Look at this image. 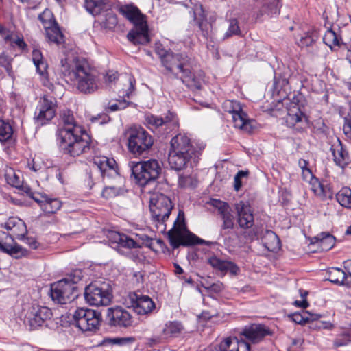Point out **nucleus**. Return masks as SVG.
<instances>
[{
    "label": "nucleus",
    "mask_w": 351,
    "mask_h": 351,
    "mask_svg": "<svg viewBox=\"0 0 351 351\" xmlns=\"http://www.w3.org/2000/svg\"><path fill=\"white\" fill-rule=\"evenodd\" d=\"M173 206L171 199L160 193H154L149 199V209L157 228L165 230L164 223L169 219Z\"/></svg>",
    "instance_id": "6e6552de"
},
{
    "label": "nucleus",
    "mask_w": 351,
    "mask_h": 351,
    "mask_svg": "<svg viewBox=\"0 0 351 351\" xmlns=\"http://www.w3.org/2000/svg\"><path fill=\"white\" fill-rule=\"evenodd\" d=\"M303 119L306 120L305 115L298 106H293L288 110L286 123L289 127H293L296 123H302Z\"/></svg>",
    "instance_id": "2f4dec72"
},
{
    "label": "nucleus",
    "mask_w": 351,
    "mask_h": 351,
    "mask_svg": "<svg viewBox=\"0 0 351 351\" xmlns=\"http://www.w3.org/2000/svg\"><path fill=\"white\" fill-rule=\"evenodd\" d=\"M182 329V327L180 323L173 322L165 325L163 332L166 335L175 336L179 334Z\"/></svg>",
    "instance_id": "3c124183"
},
{
    "label": "nucleus",
    "mask_w": 351,
    "mask_h": 351,
    "mask_svg": "<svg viewBox=\"0 0 351 351\" xmlns=\"http://www.w3.org/2000/svg\"><path fill=\"white\" fill-rule=\"evenodd\" d=\"M100 23L103 27L111 29L117 24V16L112 11L106 12L100 19Z\"/></svg>",
    "instance_id": "a18cd8bd"
},
{
    "label": "nucleus",
    "mask_w": 351,
    "mask_h": 351,
    "mask_svg": "<svg viewBox=\"0 0 351 351\" xmlns=\"http://www.w3.org/2000/svg\"><path fill=\"white\" fill-rule=\"evenodd\" d=\"M124 189L121 186H108L104 187L101 195L106 199H111L123 193Z\"/></svg>",
    "instance_id": "de8ad7c7"
},
{
    "label": "nucleus",
    "mask_w": 351,
    "mask_h": 351,
    "mask_svg": "<svg viewBox=\"0 0 351 351\" xmlns=\"http://www.w3.org/2000/svg\"><path fill=\"white\" fill-rule=\"evenodd\" d=\"M182 246H191L197 244L210 245V242L197 237L195 234L189 231H186L185 234L182 233Z\"/></svg>",
    "instance_id": "ea45409f"
},
{
    "label": "nucleus",
    "mask_w": 351,
    "mask_h": 351,
    "mask_svg": "<svg viewBox=\"0 0 351 351\" xmlns=\"http://www.w3.org/2000/svg\"><path fill=\"white\" fill-rule=\"evenodd\" d=\"M218 346L219 349L215 348L216 351H227L228 349H230V351H250L249 343L243 340V338L239 339L237 337H226Z\"/></svg>",
    "instance_id": "5701e85b"
},
{
    "label": "nucleus",
    "mask_w": 351,
    "mask_h": 351,
    "mask_svg": "<svg viewBox=\"0 0 351 351\" xmlns=\"http://www.w3.org/2000/svg\"><path fill=\"white\" fill-rule=\"evenodd\" d=\"M13 134V129L8 122L0 120V141L9 140Z\"/></svg>",
    "instance_id": "09e8293b"
},
{
    "label": "nucleus",
    "mask_w": 351,
    "mask_h": 351,
    "mask_svg": "<svg viewBox=\"0 0 351 351\" xmlns=\"http://www.w3.org/2000/svg\"><path fill=\"white\" fill-rule=\"evenodd\" d=\"M145 121L149 126L155 128L165 126L167 129H171L177 123L175 114L170 112H169L165 117H160L154 114H147L145 116Z\"/></svg>",
    "instance_id": "b1692460"
},
{
    "label": "nucleus",
    "mask_w": 351,
    "mask_h": 351,
    "mask_svg": "<svg viewBox=\"0 0 351 351\" xmlns=\"http://www.w3.org/2000/svg\"><path fill=\"white\" fill-rule=\"evenodd\" d=\"M343 132L347 137L351 138V100L349 102V111L345 117Z\"/></svg>",
    "instance_id": "6e6d98bb"
},
{
    "label": "nucleus",
    "mask_w": 351,
    "mask_h": 351,
    "mask_svg": "<svg viewBox=\"0 0 351 351\" xmlns=\"http://www.w3.org/2000/svg\"><path fill=\"white\" fill-rule=\"evenodd\" d=\"M32 60L36 67L37 72L42 76L47 74V64L43 60L40 51L34 49L32 51Z\"/></svg>",
    "instance_id": "4c0bfd02"
},
{
    "label": "nucleus",
    "mask_w": 351,
    "mask_h": 351,
    "mask_svg": "<svg viewBox=\"0 0 351 351\" xmlns=\"http://www.w3.org/2000/svg\"><path fill=\"white\" fill-rule=\"evenodd\" d=\"M269 328L263 324H251L245 326L240 333L241 338L246 341L251 347L252 344H257L262 341L266 336L271 335Z\"/></svg>",
    "instance_id": "f3484780"
},
{
    "label": "nucleus",
    "mask_w": 351,
    "mask_h": 351,
    "mask_svg": "<svg viewBox=\"0 0 351 351\" xmlns=\"http://www.w3.org/2000/svg\"><path fill=\"white\" fill-rule=\"evenodd\" d=\"M45 31L49 41L58 45L64 42V36L56 23H54L53 25L50 27H45Z\"/></svg>",
    "instance_id": "e433bc0d"
},
{
    "label": "nucleus",
    "mask_w": 351,
    "mask_h": 351,
    "mask_svg": "<svg viewBox=\"0 0 351 351\" xmlns=\"http://www.w3.org/2000/svg\"><path fill=\"white\" fill-rule=\"evenodd\" d=\"M47 195H42L40 193H34V196L31 198L33 199L38 204L40 208L42 209V204H45V202L47 201Z\"/></svg>",
    "instance_id": "774afa93"
},
{
    "label": "nucleus",
    "mask_w": 351,
    "mask_h": 351,
    "mask_svg": "<svg viewBox=\"0 0 351 351\" xmlns=\"http://www.w3.org/2000/svg\"><path fill=\"white\" fill-rule=\"evenodd\" d=\"M155 52L166 70L169 73H174L176 77L178 74L182 75L184 69L192 64L191 59L188 56L166 50L161 44L156 45Z\"/></svg>",
    "instance_id": "423d86ee"
},
{
    "label": "nucleus",
    "mask_w": 351,
    "mask_h": 351,
    "mask_svg": "<svg viewBox=\"0 0 351 351\" xmlns=\"http://www.w3.org/2000/svg\"><path fill=\"white\" fill-rule=\"evenodd\" d=\"M288 84V80L285 77L281 76H275L274 80V90L276 92H280V90Z\"/></svg>",
    "instance_id": "13d9d810"
},
{
    "label": "nucleus",
    "mask_w": 351,
    "mask_h": 351,
    "mask_svg": "<svg viewBox=\"0 0 351 351\" xmlns=\"http://www.w3.org/2000/svg\"><path fill=\"white\" fill-rule=\"evenodd\" d=\"M115 243H118L121 247L134 249L141 247V245L134 241L132 238L128 235L120 233H115L113 236Z\"/></svg>",
    "instance_id": "72a5a7b5"
},
{
    "label": "nucleus",
    "mask_w": 351,
    "mask_h": 351,
    "mask_svg": "<svg viewBox=\"0 0 351 351\" xmlns=\"http://www.w3.org/2000/svg\"><path fill=\"white\" fill-rule=\"evenodd\" d=\"M335 238L329 232H322L314 237L311 240L312 244H317L322 251L330 250L335 245Z\"/></svg>",
    "instance_id": "c85d7f7f"
},
{
    "label": "nucleus",
    "mask_w": 351,
    "mask_h": 351,
    "mask_svg": "<svg viewBox=\"0 0 351 351\" xmlns=\"http://www.w3.org/2000/svg\"><path fill=\"white\" fill-rule=\"evenodd\" d=\"M107 318L109 324L113 326L127 328L132 324V317L130 313L121 306L108 308Z\"/></svg>",
    "instance_id": "a211bd4d"
},
{
    "label": "nucleus",
    "mask_w": 351,
    "mask_h": 351,
    "mask_svg": "<svg viewBox=\"0 0 351 351\" xmlns=\"http://www.w3.org/2000/svg\"><path fill=\"white\" fill-rule=\"evenodd\" d=\"M226 261L221 260L216 256L208 258V263L215 269L222 272Z\"/></svg>",
    "instance_id": "052dcab7"
},
{
    "label": "nucleus",
    "mask_w": 351,
    "mask_h": 351,
    "mask_svg": "<svg viewBox=\"0 0 351 351\" xmlns=\"http://www.w3.org/2000/svg\"><path fill=\"white\" fill-rule=\"evenodd\" d=\"M53 316L51 310L45 306L32 304L28 306L25 315V322L31 330L47 326V322Z\"/></svg>",
    "instance_id": "ddd939ff"
},
{
    "label": "nucleus",
    "mask_w": 351,
    "mask_h": 351,
    "mask_svg": "<svg viewBox=\"0 0 351 351\" xmlns=\"http://www.w3.org/2000/svg\"><path fill=\"white\" fill-rule=\"evenodd\" d=\"M24 241L29 247L33 250H36L40 246V243L36 240L34 237H29L25 235V239L22 240Z\"/></svg>",
    "instance_id": "0e129e2a"
},
{
    "label": "nucleus",
    "mask_w": 351,
    "mask_h": 351,
    "mask_svg": "<svg viewBox=\"0 0 351 351\" xmlns=\"http://www.w3.org/2000/svg\"><path fill=\"white\" fill-rule=\"evenodd\" d=\"M222 108L225 112L232 114L235 128L247 134H252L256 128V121L248 117L247 113L243 110L239 101L226 100L223 103Z\"/></svg>",
    "instance_id": "9d476101"
},
{
    "label": "nucleus",
    "mask_w": 351,
    "mask_h": 351,
    "mask_svg": "<svg viewBox=\"0 0 351 351\" xmlns=\"http://www.w3.org/2000/svg\"><path fill=\"white\" fill-rule=\"evenodd\" d=\"M257 3L262 4V9L260 14H258L256 19L264 14H273L278 12V0H255Z\"/></svg>",
    "instance_id": "473e14b6"
},
{
    "label": "nucleus",
    "mask_w": 351,
    "mask_h": 351,
    "mask_svg": "<svg viewBox=\"0 0 351 351\" xmlns=\"http://www.w3.org/2000/svg\"><path fill=\"white\" fill-rule=\"evenodd\" d=\"M86 301L92 306H108L112 300L110 285L106 282H94L88 285L84 291Z\"/></svg>",
    "instance_id": "9b49d317"
},
{
    "label": "nucleus",
    "mask_w": 351,
    "mask_h": 351,
    "mask_svg": "<svg viewBox=\"0 0 351 351\" xmlns=\"http://www.w3.org/2000/svg\"><path fill=\"white\" fill-rule=\"evenodd\" d=\"M1 226L10 232V236L12 243L0 241V251L16 259L27 256L28 251L14 242V238L19 240L25 239V235L27 233L25 222L18 217H12L2 223Z\"/></svg>",
    "instance_id": "39448f33"
},
{
    "label": "nucleus",
    "mask_w": 351,
    "mask_h": 351,
    "mask_svg": "<svg viewBox=\"0 0 351 351\" xmlns=\"http://www.w3.org/2000/svg\"><path fill=\"white\" fill-rule=\"evenodd\" d=\"M128 82H129V87L128 88L125 93L123 94V97L129 98L130 95L132 93V92L134 90V86H135V79L132 76H130L128 78Z\"/></svg>",
    "instance_id": "69168bd1"
},
{
    "label": "nucleus",
    "mask_w": 351,
    "mask_h": 351,
    "mask_svg": "<svg viewBox=\"0 0 351 351\" xmlns=\"http://www.w3.org/2000/svg\"><path fill=\"white\" fill-rule=\"evenodd\" d=\"M77 327L83 332H94L99 328L101 314L93 309L78 308L73 314Z\"/></svg>",
    "instance_id": "f8f14e48"
},
{
    "label": "nucleus",
    "mask_w": 351,
    "mask_h": 351,
    "mask_svg": "<svg viewBox=\"0 0 351 351\" xmlns=\"http://www.w3.org/2000/svg\"><path fill=\"white\" fill-rule=\"evenodd\" d=\"M229 272L232 275H237L239 272V267L233 262L226 261L222 273Z\"/></svg>",
    "instance_id": "4d7b16f0"
},
{
    "label": "nucleus",
    "mask_w": 351,
    "mask_h": 351,
    "mask_svg": "<svg viewBox=\"0 0 351 351\" xmlns=\"http://www.w3.org/2000/svg\"><path fill=\"white\" fill-rule=\"evenodd\" d=\"M93 162L100 170L104 178L107 177L121 180L118 173L117 162L113 158L104 156H95Z\"/></svg>",
    "instance_id": "6ab92c4d"
},
{
    "label": "nucleus",
    "mask_w": 351,
    "mask_h": 351,
    "mask_svg": "<svg viewBox=\"0 0 351 351\" xmlns=\"http://www.w3.org/2000/svg\"><path fill=\"white\" fill-rule=\"evenodd\" d=\"M61 72L73 84L77 90L83 94L96 92L100 85V80L95 69L82 58L61 60Z\"/></svg>",
    "instance_id": "f03ea898"
},
{
    "label": "nucleus",
    "mask_w": 351,
    "mask_h": 351,
    "mask_svg": "<svg viewBox=\"0 0 351 351\" xmlns=\"http://www.w3.org/2000/svg\"><path fill=\"white\" fill-rule=\"evenodd\" d=\"M77 287L66 280H60L51 285V297L58 304H66L77 296Z\"/></svg>",
    "instance_id": "4468645a"
},
{
    "label": "nucleus",
    "mask_w": 351,
    "mask_h": 351,
    "mask_svg": "<svg viewBox=\"0 0 351 351\" xmlns=\"http://www.w3.org/2000/svg\"><path fill=\"white\" fill-rule=\"evenodd\" d=\"M180 78L192 90H199L202 88V80L192 73V64L187 69H184Z\"/></svg>",
    "instance_id": "393cba45"
},
{
    "label": "nucleus",
    "mask_w": 351,
    "mask_h": 351,
    "mask_svg": "<svg viewBox=\"0 0 351 351\" xmlns=\"http://www.w3.org/2000/svg\"><path fill=\"white\" fill-rule=\"evenodd\" d=\"M336 199L342 206L351 208V190L348 187L341 189L336 194Z\"/></svg>",
    "instance_id": "a19ab883"
},
{
    "label": "nucleus",
    "mask_w": 351,
    "mask_h": 351,
    "mask_svg": "<svg viewBox=\"0 0 351 351\" xmlns=\"http://www.w3.org/2000/svg\"><path fill=\"white\" fill-rule=\"evenodd\" d=\"M108 0H85L86 10L93 16L101 14L110 8Z\"/></svg>",
    "instance_id": "cd10ccee"
},
{
    "label": "nucleus",
    "mask_w": 351,
    "mask_h": 351,
    "mask_svg": "<svg viewBox=\"0 0 351 351\" xmlns=\"http://www.w3.org/2000/svg\"><path fill=\"white\" fill-rule=\"evenodd\" d=\"M131 170L136 182L143 187L154 182L162 171L159 162L154 159L133 164Z\"/></svg>",
    "instance_id": "0eeeda50"
},
{
    "label": "nucleus",
    "mask_w": 351,
    "mask_h": 351,
    "mask_svg": "<svg viewBox=\"0 0 351 351\" xmlns=\"http://www.w3.org/2000/svg\"><path fill=\"white\" fill-rule=\"evenodd\" d=\"M134 341L135 339L134 337L104 338L97 344V346L101 347L103 348L110 349L112 348L113 346H126L128 345L134 343Z\"/></svg>",
    "instance_id": "c756f323"
},
{
    "label": "nucleus",
    "mask_w": 351,
    "mask_h": 351,
    "mask_svg": "<svg viewBox=\"0 0 351 351\" xmlns=\"http://www.w3.org/2000/svg\"><path fill=\"white\" fill-rule=\"evenodd\" d=\"M249 171H239L235 175L234 178V189L236 191H239L241 186L242 182L241 179L243 178H247L249 175Z\"/></svg>",
    "instance_id": "864d4df0"
},
{
    "label": "nucleus",
    "mask_w": 351,
    "mask_h": 351,
    "mask_svg": "<svg viewBox=\"0 0 351 351\" xmlns=\"http://www.w3.org/2000/svg\"><path fill=\"white\" fill-rule=\"evenodd\" d=\"M13 58L10 57L5 52L0 53V66L3 67L9 75L12 73V62Z\"/></svg>",
    "instance_id": "603ef678"
},
{
    "label": "nucleus",
    "mask_w": 351,
    "mask_h": 351,
    "mask_svg": "<svg viewBox=\"0 0 351 351\" xmlns=\"http://www.w3.org/2000/svg\"><path fill=\"white\" fill-rule=\"evenodd\" d=\"M170 143L168 161L171 169L176 171H180L189 165H195L199 161L201 152L205 147V145L202 143L195 149L189 138L182 134L174 136Z\"/></svg>",
    "instance_id": "7ed1b4c3"
},
{
    "label": "nucleus",
    "mask_w": 351,
    "mask_h": 351,
    "mask_svg": "<svg viewBox=\"0 0 351 351\" xmlns=\"http://www.w3.org/2000/svg\"><path fill=\"white\" fill-rule=\"evenodd\" d=\"M56 100L53 97L44 95L40 97L34 114L35 121L44 125L51 121L56 113Z\"/></svg>",
    "instance_id": "dca6fc26"
},
{
    "label": "nucleus",
    "mask_w": 351,
    "mask_h": 351,
    "mask_svg": "<svg viewBox=\"0 0 351 351\" xmlns=\"http://www.w3.org/2000/svg\"><path fill=\"white\" fill-rule=\"evenodd\" d=\"M226 261L221 260L216 256L208 258V263L215 269L222 272Z\"/></svg>",
    "instance_id": "bf43d9fd"
},
{
    "label": "nucleus",
    "mask_w": 351,
    "mask_h": 351,
    "mask_svg": "<svg viewBox=\"0 0 351 351\" xmlns=\"http://www.w3.org/2000/svg\"><path fill=\"white\" fill-rule=\"evenodd\" d=\"M120 13L125 16L134 27L128 32L127 38L134 45H147L150 42L146 16L133 5L121 7Z\"/></svg>",
    "instance_id": "20e7f679"
},
{
    "label": "nucleus",
    "mask_w": 351,
    "mask_h": 351,
    "mask_svg": "<svg viewBox=\"0 0 351 351\" xmlns=\"http://www.w3.org/2000/svg\"><path fill=\"white\" fill-rule=\"evenodd\" d=\"M128 135V149L136 156L147 154L153 145L152 136L141 127L131 128Z\"/></svg>",
    "instance_id": "1a4fd4ad"
},
{
    "label": "nucleus",
    "mask_w": 351,
    "mask_h": 351,
    "mask_svg": "<svg viewBox=\"0 0 351 351\" xmlns=\"http://www.w3.org/2000/svg\"><path fill=\"white\" fill-rule=\"evenodd\" d=\"M193 21L199 29L202 36L208 39L212 31V25L208 23L207 16L202 4H195L193 8Z\"/></svg>",
    "instance_id": "4be33fe9"
},
{
    "label": "nucleus",
    "mask_w": 351,
    "mask_h": 351,
    "mask_svg": "<svg viewBox=\"0 0 351 351\" xmlns=\"http://www.w3.org/2000/svg\"><path fill=\"white\" fill-rule=\"evenodd\" d=\"M311 189L322 199H331L333 197L334 191L330 184H324L316 180L315 183L312 184Z\"/></svg>",
    "instance_id": "7c9ffc66"
},
{
    "label": "nucleus",
    "mask_w": 351,
    "mask_h": 351,
    "mask_svg": "<svg viewBox=\"0 0 351 351\" xmlns=\"http://www.w3.org/2000/svg\"><path fill=\"white\" fill-rule=\"evenodd\" d=\"M292 319L297 324H304L305 323L317 320L321 317L320 315L311 313L308 311H303L302 313H293L291 316Z\"/></svg>",
    "instance_id": "58836bf2"
},
{
    "label": "nucleus",
    "mask_w": 351,
    "mask_h": 351,
    "mask_svg": "<svg viewBox=\"0 0 351 351\" xmlns=\"http://www.w3.org/2000/svg\"><path fill=\"white\" fill-rule=\"evenodd\" d=\"M178 218L174 223V227L168 232L171 246L176 249L182 245V231L185 228L184 221L179 222Z\"/></svg>",
    "instance_id": "bb28decb"
},
{
    "label": "nucleus",
    "mask_w": 351,
    "mask_h": 351,
    "mask_svg": "<svg viewBox=\"0 0 351 351\" xmlns=\"http://www.w3.org/2000/svg\"><path fill=\"white\" fill-rule=\"evenodd\" d=\"M346 279V273L340 269L332 268L328 271V280L336 285H343Z\"/></svg>",
    "instance_id": "79ce46f5"
},
{
    "label": "nucleus",
    "mask_w": 351,
    "mask_h": 351,
    "mask_svg": "<svg viewBox=\"0 0 351 351\" xmlns=\"http://www.w3.org/2000/svg\"><path fill=\"white\" fill-rule=\"evenodd\" d=\"M61 208V202L56 198H49L47 197V201L42 204V210L49 214L56 213Z\"/></svg>",
    "instance_id": "37998d69"
},
{
    "label": "nucleus",
    "mask_w": 351,
    "mask_h": 351,
    "mask_svg": "<svg viewBox=\"0 0 351 351\" xmlns=\"http://www.w3.org/2000/svg\"><path fill=\"white\" fill-rule=\"evenodd\" d=\"M125 302L128 307L132 308L134 311L140 315H149L156 308V304L152 299L141 293H130Z\"/></svg>",
    "instance_id": "2eb2a0df"
},
{
    "label": "nucleus",
    "mask_w": 351,
    "mask_h": 351,
    "mask_svg": "<svg viewBox=\"0 0 351 351\" xmlns=\"http://www.w3.org/2000/svg\"><path fill=\"white\" fill-rule=\"evenodd\" d=\"M63 127L58 130L59 146L62 151L71 156H78L89 149V136L82 126L77 125L70 110L60 114Z\"/></svg>",
    "instance_id": "f257e3e1"
},
{
    "label": "nucleus",
    "mask_w": 351,
    "mask_h": 351,
    "mask_svg": "<svg viewBox=\"0 0 351 351\" xmlns=\"http://www.w3.org/2000/svg\"><path fill=\"white\" fill-rule=\"evenodd\" d=\"M5 178L7 183L14 187L19 189L22 184V180L19 173L12 168H9L5 171Z\"/></svg>",
    "instance_id": "c03bdc74"
},
{
    "label": "nucleus",
    "mask_w": 351,
    "mask_h": 351,
    "mask_svg": "<svg viewBox=\"0 0 351 351\" xmlns=\"http://www.w3.org/2000/svg\"><path fill=\"white\" fill-rule=\"evenodd\" d=\"M82 271L76 269L71 271V274L67 277L63 278L62 280H66L68 283H71L73 285H75L82 280Z\"/></svg>",
    "instance_id": "5fc2aeb1"
},
{
    "label": "nucleus",
    "mask_w": 351,
    "mask_h": 351,
    "mask_svg": "<svg viewBox=\"0 0 351 351\" xmlns=\"http://www.w3.org/2000/svg\"><path fill=\"white\" fill-rule=\"evenodd\" d=\"M351 340L348 335H343L337 337L334 341L335 348L346 346Z\"/></svg>",
    "instance_id": "e2e57ef3"
},
{
    "label": "nucleus",
    "mask_w": 351,
    "mask_h": 351,
    "mask_svg": "<svg viewBox=\"0 0 351 351\" xmlns=\"http://www.w3.org/2000/svg\"><path fill=\"white\" fill-rule=\"evenodd\" d=\"M118 77V72L114 71H108L104 76L105 82L106 83H112L117 80Z\"/></svg>",
    "instance_id": "338daca9"
},
{
    "label": "nucleus",
    "mask_w": 351,
    "mask_h": 351,
    "mask_svg": "<svg viewBox=\"0 0 351 351\" xmlns=\"http://www.w3.org/2000/svg\"><path fill=\"white\" fill-rule=\"evenodd\" d=\"M241 31L239 26V22L237 19H230L229 20V27L224 34L223 39H227L233 36H239Z\"/></svg>",
    "instance_id": "8fccbe9b"
},
{
    "label": "nucleus",
    "mask_w": 351,
    "mask_h": 351,
    "mask_svg": "<svg viewBox=\"0 0 351 351\" xmlns=\"http://www.w3.org/2000/svg\"><path fill=\"white\" fill-rule=\"evenodd\" d=\"M237 214V222L240 228L248 229L253 226L254 218L250 206L240 201L235 206Z\"/></svg>",
    "instance_id": "412c9836"
},
{
    "label": "nucleus",
    "mask_w": 351,
    "mask_h": 351,
    "mask_svg": "<svg viewBox=\"0 0 351 351\" xmlns=\"http://www.w3.org/2000/svg\"><path fill=\"white\" fill-rule=\"evenodd\" d=\"M323 42L331 49L334 47H340L341 37L332 29H328L323 36Z\"/></svg>",
    "instance_id": "c9c22d12"
},
{
    "label": "nucleus",
    "mask_w": 351,
    "mask_h": 351,
    "mask_svg": "<svg viewBox=\"0 0 351 351\" xmlns=\"http://www.w3.org/2000/svg\"><path fill=\"white\" fill-rule=\"evenodd\" d=\"M209 204L217 209L220 217L223 221L221 230H231L234 226V216L228 203L219 199H210Z\"/></svg>",
    "instance_id": "aec40b11"
},
{
    "label": "nucleus",
    "mask_w": 351,
    "mask_h": 351,
    "mask_svg": "<svg viewBox=\"0 0 351 351\" xmlns=\"http://www.w3.org/2000/svg\"><path fill=\"white\" fill-rule=\"evenodd\" d=\"M8 44L12 48L17 47L21 51H27V45L24 41L23 37L22 36H19L16 33H13L12 36V38H10Z\"/></svg>",
    "instance_id": "49530a36"
},
{
    "label": "nucleus",
    "mask_w": 351,
    "mask_h": 351,
    "mask_svg": "<svg viewBox=\"0 0 351 351\" xmlns=\"http://www.w3.org/2000/svg\"><path fill=\"white\" fill-rule=\"evenodd\" d=\"M319 38V33L316 29H312L304 33L297 41L298 46L301 47H309L314 44Z\"/></svg>",
    "instance_id": "f704fd0d"
},
{
    "label": "nucleus",
    "mask_w": 351,
    "mask_h": 351,
    "mask_svg": "<svg viewBox=\"0 0 351 351\" xmlns=\"http://www.w3.org/2000/svg\"><path fill=\"white\" fill-rule=\"evenodd\" d=\"M28 167L33 171L37 172L43 169V163L39 158L34 157L28 162Z\"/></svg>",
    "instance_id": "680f3d73"
},
{
    "label": "nucleus",
    "mask_w": 351,
    "mask_h": 351,
    "mask_svg": "<svg viewBox=\"0 0 351 351\" xmlns=\"http://www.w3.org/2000/svg\"><path fill=\"white\" fill-rule=\"evenodd\" d=\"M330 149L337 165L343 168L348 165L349 154L339 140H338L337 144L332 145Z\"/></svg>",
    "instance_id": "a878e982"
}]
</instances>
